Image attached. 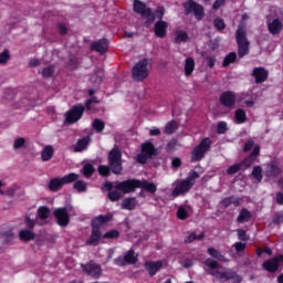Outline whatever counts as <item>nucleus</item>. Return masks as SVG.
<instances>
[{
  "instance_id": "obj_18",
  "label": "nucleus",
  "mask_w": 283,
  "mask_h": 283,
  "mask_svg": "<svg viewBox=\"0 0 283 283\" xmlns=\"http://www.w3.org/2000/svg\"><path fill=\"white\" fill-rule=\"evenodd\" d=\"M268 30H269L270 34H272L273 36H277L282 33L283 23L277 18L270 20V21H268Z\"/></svg>"
},
{
  "instance_id": "obj_1",
  "label": "nucleus",
  "mask_w": 283,
  "mask_h": 283,
  "mask_svg": "<svg viewBox=\"0 0 283 283\" xmlns=\"http://www.w3.org/2000/svg\"><path fill=\"white\" fill-rule=\"evenodd\" d=\"M205 265L210 269V275H213V277H217V280H221L222 282H227L235 277V272H233V270L224 271V268L212 259H207L205 261Z\"/></svg>"
},
{
  "instance_id": "obj_6",
  "label": "nucleus",
  "mask_w": 283,
  "mask_h": 283,
  "mask_svg": "<svg viewBox=\"0 0 283 283\" xmlns=\"http://www.w3.org/2000/svg\"><path fill=\"white\" fill-rule=\"evenodd\" d=\"M81 178L80 175H76L75 172H71L69 175H65L62 178H53L50 180L48 187L50 191H61L63 189V185H72V182H76Z\"/></svg>"
},
{
  "instance_id": "obj_26",
  "label": "nucleus",
  "mask_w": 283,
  "mask_h": 283,
  "mask_svg": "<svg viewBox=\"0 0 283 283\" xmlns=\"http://www.w3.org/2000/svg\"><path fill=\"white\" fill-rule=\"evenodd\" d=\"M145 269L148 271L150 276H154L158 271H160V269H163V261L146 262Z\"/></svg>"
},
{
  "instance_id": "obj_24",
  "label": "nucleus",
  "mask_w": 283,
  "mask_h": 283,
  "mask_svg": "<svg viewBox=\"0 0 283 283\" xmlns=\"http://www.w3.org/2000/svg\"><path fill=\"white\" fill-rule=\"evenodd\" d=\"M114 216L112 213L102 214L93 219L92 227H95L97 229H101L102 224H105L106 222H112Z\"/></svg>"
},
{
  "instance_id": "obj_61",
  "label": "nucleus",
  "mask_w": 283,
  "mask_h": 283,
  "mask_svg": "<svg viewBox=\"0 0 283 283\" xmlns=\"http://www.w3.org/2000/svg\"><path fill=\"white\" fill-rule=\"evenodd\" d=\"M256 156H260V145L254 146V148L250 155V157L254 158V160H255Z\"/></svg>"
},
{
  "instance_id": "obj_14",
  "label": "nucleus",
  "mask_w": 283,
  "mask_h": 283,
  "mask_svg": "<svg viewBox=\"0 0 283 283\" xmlns=\"http://www.w3.org/2000/svg\"><path fill=\"white\" fill-rule=\"evenodd\" d=\"M282 263H283V255L280 254L279 256H274L273 259L265 261L262 264V269H264V271H268V273H276V271L280 269V265Z\"/></svg>"
},
{
  "instance_id": "obj_49",
  "label": "nucleus",
  "mask_w": 283,
  "mask_h": 283,
  "mask_svg": "<svg viewBox=\"0 0 283 283\" xmlns=\"http://www.w3.org/2000/svg\"><path fill=\"white\" fill-rule=\"evenodd\" d=\"M203 238H205L203 233L199 235H196V233H191L186 238L185 242L186 244H191V242H196V240H202Z\"/></svg>"
},
{
  "instance_id": "obj_8",
  "label": "nucleus",
  "mask_w": 283,
  "mask_h": 283,
  "mask_svg": "<svg viewBox=\"0 0 283 283\" xmlns=\"http://www.w3.org/2000/svg\"><path fill=\"white\" fill-rule=\"evenodd\" d=\"M134 81H145L149 76V61L144 59L139 61L132 70Z\"/></svg>"
},
{
  "instance_id": "obj_29",
  "label": "nucleus",
  "mask_w": 283,
  "mask_h": 283,
  "mask_svg": "<svg viewBox=\"0 0 283 283\" xmlns=\"http://www.w3.org/2000/svg\"><path fill=\"white\" fill-rule=\"evenodd\" d=\"M251 218H253V214H251V211H249L247 208H243L237 218V222H240V224H244V222H250Z\"/></svg>"
},
{
  "instance_id": "obj_47",
  "label": "nucleus",
  "mask_w": 283,
  "mask_h": 283,
  "mask_svg": "<svg viewBox=\"0 0 283 283\" xmlns=\"http://www.w3.org/2000/svg\"><path fill=\"white\" fill-rule=\"evenodd\" d=\"M66 65H67L69 70H76V67H78V60L76 59V56L70 55Z\"/></svg>"
},
{
  "instance_id": "obj_4",
  "label": "nucleus",
  "mask_w": 283,
  "mask_h": 283,
  "mask_svg": "<svg viewBox=\"0 0 283 283\" xmlns=\"http://www.w3.org/2000/svg\"><path fill=\"white\" fill-rule=\"evenodd\" d=\"M163 17H165V7H157L155 11V19H158L159 21L155 23L154 32L158 39H165L167 36V29L169 28V23L163 20Z\"/></svg>"
},
{
  "instance_id": "obj_3",
  "label": "nucleus",
  "mask_w": 283,
  "mask_h": 283,
  "mask_svg": "<svg viewBox=\"0 0 283 283\" xmlns=\"http://www.w3.org/2000/svg\"><path fill=\"white\" fill-rule=\"evenodd\" d=\"M108 165L111 171L116 176L123 172V153L118 146H114V148L108 153Z\"/></svg>"
},
{
  "instance_id": "obj_25",
  "label": "nucleus",
  "mask_w": 283,
  "mask_h": 283,
  "mask_svg": "<svg viewBox=\"0 0 283 283\" xmlns=\"http://www.w3.org/2000/svg\"><path fill=\"white\" fill-rule=\"evenodd\" d=\"M48 218H50V208L40 207L38 210V224H48Z\"/></svg>"
},
{
  "instance_id": "obj_39",
  "label": "nucleus",
  "mask_w": 283,
  "mask_h": 283,
  "mask_svg": "<svg viewBox=\"0 0 283 283\" xmlns=\"http://www.w3.org/2000/svg\"><path fill=\"white\" fill-rule=\"evenodd\" d=\"M235 120L239 124L247 123V112H244L242 108H238L235 111Z\"/></svg>"
},
{
  "instance_id": "obj_13",
  "label": "nucleus",
  "mask_w": 283,
  "mask_h": 283,
  "mask_svg": "<svg viewBox=\"0 0 283 283\" xmlns=\"http://www.w3.org/2000/svg\"><path fill=\"white\" fill-rule=\"evenodd\" d=\"M156 148L154 147V144L147 142L142 145V154L137 155V163H140V165H145L151 156H156Z\"/></svg>"
},
{
  "instance_id": "obj_32",
  "label": "nucleus",
  "mask_w": 283,
  "mask_h": 283,
  "mask_svg": "<svg viewBox=\"0 0 283 283\" xmlns=\"http://www.w3.org/2000/svg\"><path fill=\"white\" fill-rule=\"evenodd\" d=\"M138 189H145L149 193H156L158 188L156 187V184H154V182H149L147 180H143V181L139 180Z\"/></svg>"
},
{
  "instance_id": "obj_19",
  "label": "nucleus",
  "mask_w": 283,
  "mask_h": 283,
  "mask_svg": "<svg viewBox=\"0 0 283 283\" xmlns=\"http://www.w3.org/2000/svg\"><path fill=\"white\" fill-rule=\"evenodd\" d=\"M101 238H103V232H101V228L92 227L91 237L86 241V244H88L90 247H98Z\"/></svg>"
},
{
  "instance_id": "obj_36",
  "label": "nucleus",
  "mask_w": 283,
  "mask_h": 283,
  "mask_svg": "<svg viewBox=\"0 0 283 283\" xmlns=\"http://www.w3.org/2000/svg\"><path fill=\"white\" fill-rule=\"evenodd\" d=\"M125 262L127 264H136L138 262V255H136V252L134 250H129L125 255H124Z\"/></svg>"
},
{
  "instance_id": "obj_55",
  "label": "nucleus",
  "mask_w": 283,
  "mask_h": 283,
  "mask_svg": "<svg viewBox=\"0 0 283 283\" xmlns=\"http://www.w3.org/2000/svg\"><path fill=\"white\" fill-rule=\"evenodd\" d=\"M232 247L235 249L237 253H242V251L247 249V243L237 242Z\"/></svg>"
},
{
  "instance_id": "obj_52",
  "label": "nucleus",
  "mask_w": 283,
  "mask_h": 283,
  "mask_svg": "<svg viewBox=\"0 0 283 283\" xmlns=\"http://www.w3.org/2000/svg\"><path fill=\"white\" fill-rule=\"evenodd\" d=\"M238 239L241 240V242H247L249 240V235L247 234V231L239 229L237 230Z\"/></svg>"
},
{
  "instance_id": "obj_10",
  "label": "nucleus",
  "mask_w": 283,
  "mask_h": 283,
  "mask_svg": "<svg viewBox=\"0 0 283 283\" xmlns=\"http://www.w3.org/2000/svg\"><path fill=\"white\" fill-rule=\"evenodd\" d=\"M209 149H211V138L206 137L192 150L193 163H198V160H202L205 158V154L209 151Z\"/></svg>"
},
{
  "instance_id": "obj_38",
  "label": "nucleus",
  "mask_w": 283,
  "mask_h": 283,
  "mask_svg": "<svg viewBox=\"0 0 283 283\" xmlns=\"http://www.w3.org/2000/svg\"><path fill=\"white\" fill-rule=\"evenodd\" d=\"M90 145V137L80 139L74 147V151H83Z\"/></svg>"
},
{
  "instance_id": "obj_58",
  "label": "nucleus",
  "mask_w": 283,
  "mask_h": 283,
  "mask_svg": "<svg viewBox=\"0 0 283 283\" xmlns=\"http://www.w3.org/2000/svg\"><path fill=\"white\" fill-rule=\"evenodd\" d=\"M253 163H255V158H253V157H251V156H249L248 158H245V159L243 160V165H244L245 167H251V165H253Z\"/></svg>"
},
{
  "instance_id": "obj_11",
  "label": "nucleus",
  "mask_w": 283,
  "mask_h": 283,
  "mask_svg": "<svg viewBox=\"0 0 283 283\" xmlns=\"http://www.w3.org/2000/svg\"><path fill=\"white\" fill-rule=\"evenodd\" d=\"M138 187H140V180L128 179L115 182L114 189L122 191V193H134Z\"/></svg>"
},
{
  "instance_id": "obj_54",
  "label": "nucleus",
  "mask_w": 283,
  "mask_h": 283,
  "mask_svg": "<svg viewBox=\"0 0 283 283\" xmlns=\"http://www.w3.org/2000/svg\"><path fill=\"white\" fill-rule=\"evenodd\" d=\"M213 23H214V28H217V30H224V28L227 27L224 24V20H222L220 18H217Z\"/></svg>"
},
{
  "instance_id": "obj_42",
  "label": "nucleus",
  "mask_w": 283,
  "mask_h": 283,
  "mask_svg": "<svg viewBox=\"0 0 283 283\" xmlns=\"http://www.w3.org/2000/svg\"><path fill=\"white\" fill-rule=\"evenodd\" d=\"M176 129H178V123H176L175 120H171L166 124L164 133L170 135V134H174Z\"/></svg>"
},
{
  "instance_id": "obj_60",
  "label": "nucleus",
  "mask_w": 283,
  "mask_h": 283,
  "mask_svg": "<svg viewBox=\"0 0 283 283\" xmlns=\"http://www.w3.org/2000/svg\"><path fill=\"white\" fill-rule=\"evenodd\" d=\"M224 1L226 0H216L212 6L213 10H220V8H222V6H224Z\"/></svg>"
},
{
  "instance_id": "obj_44",
  "label": "nucleus",
  "mask_w": 283,
  "mask_h": 283,
  "mask_svg": "<svg viewBox=\"0 0 283 283\" xmlns=\"http://www.w3.org/2000/svg\"><path fill=\"white\" fill-rule=\"evenodd\" d=\"M74 189L76 191H78V193L83 192V191H87V184L83 180H75V184H74Z\"/></svg>"
},
{
  "instance_id": "obj_2",
  "label": "nucleus",
  "mask_w": 283,
  "mask_h": 283,
  "mask_svg": "<svg viewBox=\"0 0 283 283\" xmlns=\"http://www.w3.org/2000/svg\"><path fill=\"white\" fill-rule=\"evenodd\" d=\"M198 178H200V175L196 170H191L186 179L176 182V188L172 190V196L177 198V196L187 193L191 187L196 185V180H198Z\"/></svg>"
},
{
  "instance_id": "obj_56",
  "label": "nucleus",
  "mask_w": 283,
  "mask_h": 283,
  "mask_svg": "<svg viewBox=\"0 0 283 283\" xmlns=\"http://www.w3.org/2000/svg\"><path fill=\"white\" fill-rule=\"evenodd\" d=\"M98 174H99V176H104V177L109 176V167L108 166H99Z\"/></svg>"
},
{
  "instance_id": "obj_50",
  "label": "nucleus",
  "mask_w": 283,
  "mask_h": 283,
  "mask_svg": "<svg viewBox=\"0 0 283 283\" xmlns=\"http://www.w3.org/2000/svg\"><path fill=\"white\" fill-rule=\"evenodd\" d=\"M252 176L258 182H262V167L255 166L252 170Z\"/></svg>"
},
{
  "instance_id": "obj_34",
  "label": "nucleus",
  "mask_w": 283,
  "mask_h": 283,
  "mask_svg": "<svg viewBox=\"0 0 283 283\" xmlns=\"http://www.w3.org/2000/svg\"><path fill=\"white\" fill-rule=\"evenodd\" d=\"M35 234L32 232V230H20L19 232V239L21 242H30V240H34Z\"/></svg>"
},
{
  "instance_id": "obj_41",
  "label": "nucleus",
  "mask_w": 283,
  "mask_h": 283,
  "mask_svg": "<svg viewBox=\"0 0 283 283\" xmlns=\"http://www.w3.org/2000/svg\"><path fill=\"white\" fill-rule=\"evenodd\" d=\"M235 59H238V54H235V52L229 53L223 60V67H229L231 63H235Z\"/></svg>"
},
{
  "instance_id": "obj_64",
  "label": "nucleus",
  "mask_w": 283,
  "mask_h": 283,
  "mask_svg": "<svg viewBox=\"0 0 283 283\" xmlns=\"http://www.w3.org/2000/svg\"><path fill=\"white\" fill-rule=\"evenodd\" d=\"M206 61L208 62L209 67H213L216 65V57L213 56L206 57Z\"/></svg>"
},
{
  "instance_id": "obj_22",
  "label": "nucleus",
  "mask_w": 283,
  "mask_h": 283,
  "mask_svg": "<svg viewBox=\"0 0 283 283\" xmlns=\"http://www.w3.org/2000/svg\"><path fill=\"white\" fill-rule=\"evenodd\" d=\"M108 48H109V43L105 39L98 40L91 44V50H93L94 52H98L99 54H105Z\"/></svg>"
},
{
  "instance_id": "obj_51",
  "label": "nucleus",
  "mask_w": 283,
  "mask_h": 283,
  "mask_svg": "<svg viewBox=\"0 0 283 283\" xmlns=\"http://www.w3.org/2000/svg\"><path fill=\"white\" fill-rule=\"evenodd\" d=\"M240 169H242V164H234L228 168L227 174L233 176L234 174H238Z\"/></svg>"
},
{
  "instance_id": "obj_16",
  "label": "nucleus",
  "mask_w": 283,
  "mask_h": 283,
  "mask_svg": "<svg viewBox=\"0 0 283 283\" xmlns=\"http://www.w3.org/2000/svg\"><path fill=\"white\" fill-rule=\"evenodd\" d=\"M82 269L86 275H91V277H95V280H98L101 277L103 270L101 269V265L90 262L87 264L82 265Z\"/></svg>"
},
{
  "instance_id": "obj_15",
  "label": "nucleus",
  "mask_w": 283,
  "mask_h": 283,
  "mask_svg": "<svg viewBox=\"0 0 283 283\" xmlns=\"http://www.w3.org/2000/svg\"><path fill=\"white\" fill-rule=\"evenodd\" d=\"M53 216L57 220L60 227H67V224H70V213L67 212V208L55 209Z\"/></svg>"
},
{
  "instance_id": "obj_45",
  "label": "nucleus",
  "mask_w": 283,
  "mask_h": 283,
  "mask_svg": "<svg viewBox=\"0 0 283 283\" xmlns=\"http://www.w3.org/2000/svg\"><path fill=\"white\" fill-rule=\"evenodd\" d=\"M177 218L179 220H187V218H189V212L187 211V208L180 206L177 210Z\"/></svg>"
},
{
  "instance_id": "obj_59",
  "label": "nucleus",
  "mask_w": 283,
  "mask_h": 283,
  "mask_svg": "<svg viewBox=\"0 0 283 283\" xmlns=\"http://www.w3.org/2000/svg\"><path fill=\"white\" fill-rule=\"evenodd\" d=\"M222 207L227 208V207H231L232 205V197H227L221 201Z\"/></svg>"
},
{
  "instance_id": "obj_7",
  "label": "nucleus",
  "mask_w": 283,
  "mask_h": 283,
  "mask_svg": "<svg viewBox=\"0 0 283 283\" xmlns=\"http://www.w3.org/2000/svg\"><path fill=\"white\" fill-rule=\"evenodd\" d=\"M133 10L137 14H140V17H143V19H146L147 28H149V25H151V23H154L156 21V13H154L150 8H147V4H145L140 0L134 1Z\"/></svg>"
},
{
  "instance_id": "obj_21",
  "label": "nucleus",
  "mask_w": 283,
  "mask_h": 283,
  "mask_svg": "<svg viewBox=\"0 0 283 283\" xmlns=\"http://www.w3.org/2000/svg\"><path fill=\"white\" fill-rule=\"evenodd\" d=\"M252 76L256 84L264 83L269 78V71L264 67H255L252 72Z\"/></svg>"
},
{
  "instance_id": "obj_30",
  "label": "nucleus",
  "mask_w": 283,
  "mask_h": 283,
  "mask_svg": "<svg viewBox=\"0 0 283 283\" xmlns=\"http://www.w3.org/2000/svg\"><path fill=\"white\" fill-rule=\"evenodd\" d=\"M196 70V60L193 57H187L185 61V76H191Z\"/></svg>"
},
{
  "instance_id": "obj_40",
  "label": "nucleus",
  "mask_w": 283,
  "mask_h": 283,
  "mask_svg": "<svg viewBox=\"0 0 283 283\" xmlns=\"http://www.w3.org/2000/svg\"><path fill=\"white\" fill-rule=\"evenodd\" d=\"M92 127L95 129V132H97V134H101V132L105 129V122H103V119L96 118L93 120Z\"/></svg>"
},
{
  "instance_id": "obj_5",
  "label": "nucleus",
  "mask_w": 283,
  "mask_h": 283,
  "mask_svg": "<svg viewBox=\"0 0 283 283\" xmlns=\"http://www.w3.org/2000/svg\"><path fill=\"white\" fill-rule=\"evenodd\" d=\"M235 39L238 44V55L240 59L249 54V39H247V28L242 24L238 27L235 32Z\"/></svg>"
},
{
  "instance_id": "obj_23",
  "label": "nucleus",
  "mask_w": 283,
  "mask_h": 283,
  "mask_svg": "<svg viewBox=\"0 0 283 283\" xmlns=\"http://www.w3.org/2000/svg\"><path fill=\"white\" fill-rule=\"evenodd\" d=\"M99 103L101 101L98 99V97L92 96L85 102V108L87 109V112H91L92 114H96L101 112V108L98 107Z\"/></svg>"
},
{
  "instance_id": "obj_9",
  "label": "nucleus",
  "mask_w": 283,
  "mask_h": 283,
  "mask_svg": "<svg viewBox=\"0 0 283 283\" xmlns=\"http://www.w3.org/2000/svg\"><path fill=\"white\" fill-rule=\"evenodd\" d=\"M184 9L185 14H191L192 12L197 21H202V19H205V8L193 0H188L187 2H185Z\"/></svg>"
},
{
  "instance_id": "obj_63",
  "label": "nucleus",
  "mask_w": 283,
  "mask_h": 283,
  "mask_svg": "<svg viewBox=\"0 0 283 283\" xmlns=\"http://www.w3.org/2000/svg\"><path fill=\"white\" fill-rule=\"evenodd\" d=\"M254 142L253 140H248L243 147L244 151H251V149L253 148Z\"/></svg>"
},
{
  "instance_id": "obj_33",
  "label": "nucleus",
  "mask_w": 283,
  "mask_h": 283,
  "mask_svg": "<svg viewBox=\"0 0 283 283\" xmlns=\"http://www.w3.org/2000/svg\"><path fill=\"white\" fill-rule=\"evenodd\" d=\"M174 41L175 43H187L189 41V34L186 31L176 30Z\"/></svg>"
},
{
  "instance_id": "obj_17",
  "label": "nucleus",
  "mask_w": 283,
  "mask_h": 283,
  "mask_svg": "<svg viewBox=\"0 0 283 283\" xmlns=\"http://www.w3.org/2000/svg\"><path fill=\"white\" fill-rule=\"evenodd\" d=\"M103 188L108 191V199L111 202H118V200H120V198H123V195L120 193V190L116 189V190H113L114 189V184L109 182V181H106L104 185H103Z\"/></svg>"
},
{
  "instance_id": "obj_57",
  "label": "nucleus",
  "mask_w": 283,
  "mask_h": 283,
  "mask_svg": "<svg viewBox=\"0 0 283 283\" xmlns=\"http://www.w3.org/2000/svg\"><path fill=\"white\" fill-rule=\"evenodd\" d=\"M218 134H224L227 132V123L220 122L217 128Z\"/></svg>"
},
{
  "instance_id": "obj_20",
  "label": "nucleus",
  "mask_w": 283,
  "mask_h": 283,
  "mask_svg": "<svg viewBox=\"0 0 283 283\" xmlns=\"http://www.w3.org/2000/svg\"><path fill=\"white\" fill-rule=\"evenodd\" d=\"M219 101L224 107H233V105H235V93L231 91L224 92L221 94Z\"/></svg>"
},
{
  "instance_id": "obj_43",
  "label": "nucleus",
  "mask_w": 283,
  "mask_h": 283,
  "mask_svg": "<svg viewBox=\"0 0 283 283\" xmlns=\"http://www.w3.org/2000/svg\"><path fill=\"white\" fill-rule=\"evenodd\" d=\"M82 174L84 178H92V175L94 174V166L92 164H85Z\"/></svg>"
},
{
  "instance_id": "obj_35",
  "label": "nucleus",
  "mask_w": 283,
  "mask_h": 283,
  "mask_svg": "<svg viewBox=\"0 0 283 283\" xmlns=\"http://www.w3.org/2000/svg\"><path fill=\"white\" fill-rule=\"evenodd\" d=\"M22 147L24 149L30 147V142L25 140L23 137L15 138L13 142V149H22Z\"/></svg>"
},
{
  "instance_id": "obj_37",
  "label": "nucleus",
  "mask_w": 283,
  "mask_h": 283,
  "mask_svg": "<svg viewBox=\"0 0 283 283\" xmlns=\"http://www.w3.org/2000/svg\"><path fill=\"white\" fill-rule=\"evenodd\" d=\"M208 253L209 255H211V258L219 260V262H227V258H224V255H222L220 251L216 250V248H209Z\"/></svg>"
},
{
  "instance_id": "obj_53",
  "label": "nucleus",
  "mask_w": 283,
  "mask_h": 283,
  "mask_svg": "<svg viewBox=\"0 0 283 283\" xmlns=\"http://www.w3.org/2000/svg\"><path fill=\"white\" fill-rule=\"evenodd\" d=\"M52 74H54V66L45 67L42 71V75L44 76V78H50V76H52Z\"/></svg>"
},
{
  "instance_id": "obj_62",
  "label": "nucleus",
  "mask_w": 283,
  "mask_h": 283,
  "mask_svg": "<svg viewBox=\"0 0 283 283\" xmlns=\"http://www.w3.org/2000/svg\"><path fill=\"white\" fill-rule=\"evenodd\" d=\"M25 226L28 227V229H34V220L30 219V217L25 218Z\"/></svg>"
},
{
  "instance_id": "obj_28",
  "label": "nucleus",
  "mask_w": 283,
  "mask_h": 283,
  "mask_svg": "<svg viewBox=\"0 0 283 283\" xmlns=\"http://www.w3.org/2000/svg\"><path fill=\"white\" fill-rule=\"evenodd\" d=\"M136 207H138V201L134 197L125 198L122 201V209H126L127 211H134Z\"/></svg>"
},
{
  "instance_id": "obj_31",
  "label": "nucleus",
  "mask_w": 283,
  "mask_h": 283,
  "mask_svg": "<svg viewBox=\"0 0 283 283\" xmlns=\"http://www.w3.org/2000/svg\"><path fill=\"white\" fill-rule=\"evenodd\" d=\"M53 156H54V147L52 146H45L41 151V159L43 160V163H48V160H52Z\"/></svg>"
},
{
  "instance_id": "obj_12",
  "label": "nucleus",
  "mask_w": 283,
  "mask_h": 283,
  "mask_svg": "<svg viewBox=\"0 0 283 283\" xmlns=\"http://www.w3.org/2000/svg\"><path fill=\"white\" fill-rule=\"evenodd\" d=\"M83 114H85V106L78 104L74 105L70 111L65 114V120L70 125H74V123H78L81 118H83Z\"/></svg>"
},
{
  "instance_id": "obj_48",
  "label": "nucleus",
  "mask_w": 283,
  "mask_h": 283,
  "mask_svg": "<svg viewBox=\"0 0 283 283\" xmlns=\"http://www.w3.org/2000/svg\"><path fill=\"white\" fill-rule=\"evenodd\" d=\"M120 232H118L117 230H111L107 231L105 234H103L104 240H114L116 238H119Z\"/></svg>"
},
{
  "instance_id": "obj_27",
  "label": "nucleus",
  "mask_w": 283,
  "mask_h": 283,
  "mask_svg": "<svg viewBox=\"0 0 283 283\" xmlns=\"http://www.w3.org/2000/svg\"><path fill=\"white\" fill-rule=\"evenodd\" d=\"M282 174V169L275 164H269L265 170V176L268 178H276V176H280Z\"/></svg>"
},
{
  "instance_id": "obj_46",
  "label": "nucleus",
  "mask_w": 283,
  "mask_h": 283,
  "mask_svg": "<svg viewBox=\"0 0 283 283\" xmlns=\"http://www.w3.org/2000/svg\"><path fill=\"white\" fill-rule=\"evenodd\" d=\"M10 61V50L4 49L3 52L0 53V65H6Z\"/></svg>"
}]
</instances>
